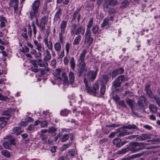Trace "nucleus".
Listing matches in <instances>:
<instances>
[{"mask_svg":"<svg viewBox=\"0 0 160 160\" xmlns=\"http://www.w3.org/2000/svg\"><path fill=\"white\" fill-rule=\"evenodd\" d=\"M128 79V78H125L123 76L121 75L118 77L117 80L121 83L122 82L127 81Z\"/></svg>","mask_w":160,"mask_h":160,"instance_id":"473e14b6","label":"nucleus"},{"mask_svg":"<svg viewBox=\"0 0 160 160\" xmlns=\"http://www.w3.org/2000/svg\"><path fill=\"white\" fill-rule=\"evenodd\" d=\"M62 78L65 82L67 83L68 82V77L66 74L65 72H63L62 74Z\"/></svg>","mask_w":160,"mask_h":160,"instance_id":"3c124183","label":"nucleus"},{"mask_svg":"<svg viewBox=\"0 0 160 160\" xmlns=\"http://www.w3.org/2000/svg\"><path fill=\"white\" fill-rule=\"evenodd\" d=\"M91 32H86L85 35L84 42L87 44L88 48L92 44L93 41V38L91 37Z\"/></svg>","mask_w":160,"mask_h":160,"instance_id":"0eeeda50","label":"nucleus"},{"mask_svg":"<svg viewBox=\"0 0 160 160\" xmlns=\"http://www.w3.org/2000/svg\"><path fill=\"white\" fill-rule=\"evenodd\" d=\"M138 106L141 109L144 108V105H147V101L145 97L141 96L140 97L139 100L138 101Z\"/></svg>","mask_w":160,"mask_h":160,"instance_id":"9b49d317","label":"nucleus"},{"mask_svg":"<svg viewBox=\"0 0 160 160\" xmlns=\"http://www.w3.org/2000/svg\"><path fill=\"white\" fill-rule=\"evenodd\" d=\"M70 64L71 68L73 70H74L75 67V61L74 58L73 57H72L70 60Z\"/></svg>","mask_w":160,"mask_h":160,"instance_id":"bb28decb","label":"nucleus"},{"mask_svg":"<svg viewBox=\"0 0 160 160\" xmlns=\"http://www.w3.org/2000/svg\"><path fill=\"white\" fill-rule=\"evenodd\" d=\"M79 11L77 10L75 11L73 14V16H72V21L76 19L77 16H78V14Z\"/></svg>","mask_w":160,"mask_h":160,"instance_id":"6e6d98bb","label":"nucleus"},{"mask_svg":"<svg viewBox=\"0 0 160 160\" xmlns=\"http://www.w3.org/2000/svg\"><path fill=\"white\" fill-rule=\"evenodd\" d=\"M77 154L76 151H75L73 149H72L69 150L67 153L65 157L66 159H69L72 158L74 157Z\"/></svg>","mask_w":160,"mask_h":160,"instance_id":"2eb2a0df","label":"nucleus"},{"mask_svg":"<svg viewBox=\"0 0 160 160\" xmlns=\"http://www.w3.org/2000/svg\"><path fill=\"white\" fill-rule=\"evenodd\" d=\"M145 90L148 94L150 97H152V92L149 85L146 86L145 87Z\"/></svg>","mask_w":160,"mask_h":160,"instance_id":"c9c22d12","label":"nucleus"},{"mask_svg":"<svg viewBox=\"0 0 160 160\" xmlns=\"http://www.w3.org/2000/svg\"><path fill=\"white\" fill-rule=\"evenodd\" d=\"M54 48L55 50L59 53L61 49V45L60 42H57L54 44Z\"/></svg>","mask_w":160,"mask_h":160,"instance_id":"aec40b11","label":"nucleus"},{"mask_svg":"<svg viewBox=\"0 0 160 160\" xmlns=\"http://www.w3.org/2000/svg\"><path fill=\"white\" fill-rule=\"evenodd\" d=\"M0 22H1V28H2L5 27L6 26L5 23L7 22L5 18L2 16H0Z\"/></svg>","mask_w":160,"mask_h":160,"instance_id":"b1692460","label":"nucleus"},{"mask_svg":"<svg viewBox=\"0 0 160 160\" xmlns=\"http://www.w3.org/2000/svg\"><path fill=\"white\" fill-rule=\"evenodd\" d=\"M69 137V134H66L63 135L61 138V140L62 142H64L67 141Z\"/></svg>","mask_w":160,"mask_h":160,"instance_id":"ea45409f","label":"nucleus"},{"mask_svg":"<svg viewBox=\"0 0 160 160\" xmlns=\"http://www.w3.org/2000/svg\"><path fill=\"white\" fill-rule=\"evenodd\" d=\"M0 100L3 101H8L9 99L7 97L2 95L1 93H0Z\"/></svg>","mask_w":160,"mask_h":160,"instance_id":"09e8293b","label":"nucleus"},{"mask_svg":"<svg viewBox=\"0 0 160 160\" xmlns=\"http://www.w3.org/2000/svg\"><path fill=\"white\" fill-rule=\"evenodd\" d=\"M47 61H44V62H41L38 64V65L40 67H45L44 70H49V69L48 67V64Z\"/></svg>","mask_w":160,"mask_h":160,"instance_id":"7c9ffc66","label":"nucleus"},{"mask_svg":"<svg viewBox=\"0 0 160 160\" xmlns=\"http://www.w3.org/2000/svg\"><path fill=\"white\" fill-rule=\"evenodd\" d=\"M122 140L120 138H115L113 141V143L116 145V146L118 147H120L121 142Z\"/></svg>","mask_w":160,"mask_h":160,"instance_id":"393cba45","label":"nucleus"},{"mask_svg":"<svg viewBox=\"0 0 160 160\" xmlns=\"http://www.w3.org/2000/svg\"><path fill=\"white\" fill-rule=\"evenodd\" d=\"M113 83V86H114L115 88L119 87L121 84L120 82H119L117 80L116 81H114Z\"/></svg>","mask_w":160,"mask_h":160,"instance_id":"603ef678","label":"nucleus"},{"mask_svg":"<svg viewBox=\"0 0 160 160\" xmlns=\"http://www.w3.org/2000/svg\"><path fill=\"white\" fill-rule=\"evenodd\" d=\"M129 4V2L127 0H124L121 3V7L124 8H126Z\"/></svg>","mask_w":160,"mask_h":160,"instance_id":"a18cd8bd","label":"nucleus"},{"mask_svg":"<svg viewBox=\"0 0 160 160\" xmlns=\"http://www.w3.org/2000/svg\"><path fill=\"white\" fill-rule=\"evenodd\" d=\"M114 20L113 17L111 16L110 17H106L103 20V23L101 24L102 27H104L106 26L111 25L112 23Z\"/></svg>","mask_w":160,"mask_h":160,"instance_id":"9d476101","label":"nucleus"},{"mask_svg":"<svg viewBox=\"0 0 160 160\" xmlns=\"http://www.w3.org/2000/svg\"><path fill=\"white\" fill-rule=\"evenodd\" d=\"M59 55V57L60 58H62L64 56V50L63 49L60 53H58Z\"/></svg>","mask_w":160,"mask_h":160,"instance_id":"338daca9","label":"nucleus"},{"mask_svg":"<svg viewBox=\"0 0 160 160\" xmlns=\"http://www.w3.org/2000/svg\"><path fill=\"white\" fill-rule=\"evenodd\" d=\"M50 12V10H48L47 6L46 5H45L42 8L41 14H44L45 15L48 16Z\"/></svg>","mask_w":160,"mask_h":160,"instance_id":"412c9836","label":"nucleus"},{"mask_svg":"<svg viewBox=\"0 0 160 160\" xmlns=\"http://www.w3.org/2000/svg\"><path fill=\"white\" fill-rule=\"evenodd\" d=\"M11 113V111L10 110H5L2 112V114L4 115H6L7 117H5V119H7L10 117V114Z\"/></svg>","mask_w":160,"mask_h":160,"instance_id":"72a5a7b5","label":"nucleus"},{"mask_svg":"<svg viewBox=\"0 0 160 160\" xmlns=\"http://www.w3.org/2000/svg\"><path fill=\"white\" fill-rule=\"evenodd\" d=\"M40 4V2L39 0H36L32 3L31 6V10L30 12L31 19H33L34 17L38 16Z\"/></svg>","mask_w":160,"mask_h":160,"instance_id":"f03ea898","label":"nucleus"},{"mask_svg":"<svg viewBox=\"0 0 160 160\" xmlns=\"http://www.w3.org/2000/svg\"><path fill=\"white\" fill-rule=\"evenodd\" d=\"M106 2V0H97V3L99 6H100L102 2H103V6Z\"/></svg>","mask_w":160,"mask_h":160,"instance_id":"052dcab7","label":"nucleus"},{"mask_svg":"<svg viewBox=\"0 0 160 160\" xmlns=\"http://www.w3.org/2000/svg\"><path fill=\"white\" fill-rule=\"evenodd\" d=\"M76 26L75 24H73L72 26V28L70 30L71 33L72 34H73L74 33L76 35H79L81 34L83 35L85 33V27H83L82 26H80L76 28Z\"/></svg>","mask_w":160,"mask_h":160,"instance_id":"39448f33","label":"nucleus"},{"mask_svg":"<svg viewBox=\"0 0 160 160\" xmlns=\"http://www.w3.org/2000/svg\"><path fill=\"white\" fill-rule=\"evenodd\" d=\"M13 133L16 134L17 135L20 134L22 132L20 127L14 128L13 129Z\"/></svg>","mask_w":160,"mask_h":160,"instance_id":"cd10ccee","label":"nucleus"},{"mask_svg":"<svg viewBox=\"0 0 160 160\" xmlns=\"http://www.w3.org/2000/svg\"><path fill=\"white\" fill-rule=\"evenodd\" d=\"M85 71V75L87 79L92 81L95 79L97 76L98 71H89L88 72H87V71Z\"/></svg>","mask_w":160,"mask_h":160,"instance_id":"423d86ee","label":"nucleus"},{"mask_svg":"<svg viewBox=\"0 0 160 160\" xmlns=\"http://www.w3.org/2000/svg\"><path fill=\"white\" fill-rule=\"evenodd\" d=\"M28 128L29 130L32 131L35 128L34 125L33 124L30 125L28 126Z\"/></svg>","mask_w":160,"mask_h":160,"instance_id":"774afa93","label":"nucleus"},{"mask_svg":"<svg viewBox=\"0 0 160 160\" xmlns=\"http://www.w3.org/2000/svg\"><path fill=\"white\" fill-rule=\"evenodd\" d=\"M82 102V97L81 95H80L79 96L77 97L76 101L75 102H77L78 104L80 105Z\"/></svg>","mask_w":160,"mask_h":160,"instance_id":"de8ad7c7","label":"nucleus"},{"mask_svg":"<svg viewBox=\"0 0 160 160\" xmlns=\"http://www.w3.org/2000/svg\"><path fill=\"white\" fill-rule=\"evenodd\" d=\"M117 0H106V2L103 5V8L105 10L107 11L108 6H113L116 5L118 3Z\"/></svg>","mask_w":160,"mask_h":160,"instance_id":"6e6552de","label":"nucleus"},{"mask_svg":"<svg viewBox=\"0 0 160 160\" xmlns=\"http://www.w3.org/2000/svg\"><path fill=\"white\" fill-rule=\"evenodd\" d=\"M142 140H145L151 137V135L149 134H145L141 135Z\"/></svg>","mask_w":160,"mask_h":160,"instance_id":"37998d69","label":"nucleus"},{"mask_svg":"<svg viewBox=\"0 0 160 160\" xmlns=\"http://www.w3.org/2000/svg\"><path fill=\"white\" fill-rule=\"evenodd\" d=\"M20 51L24 53L28 52H29V49L27 46H25L24 47H23L22 48L20 49Z\"/></svg>","mask_w":160,"mask_h":160,"instance_id":"8fccbe9b","label":"nucleus"},{"mask_svg":"<svg viewBox=\"0 0 160 160\" xmlns=\"http://www.w3.org/2000/svg\"><path fill=\"white\" fill-rule=\"evenodd\" d=\"M109 78L106 75H103L101 79V82H102L103 84H106L108 82Z\"/></svg>","mask_w":160,"mask_h":160,"instance_id":"e433bc0d","label":"nucleus"},{"mask_svg":"<svg viewBox=\"0 0 160 160\" xmlns=\"http://www.w3.org/2000/svg\"><path fill=\"white\" fill-rule=\"evenodd\" d=\"M5 117H0V126L1 128L5 127L7 124V122L4 121L5 119Z\"/></svg>","mask_w":160,"mask_h":160,"instance_id":"a878e982","label":"nucleus"},{"mask_svg":"<svg viewBox=\"0 0 160 160\" xmlns=\"http://www.w3.org/2000/svg\"><path fill=\"white\" fill-rule=\"evenodd\" d=\"M67 24L66 21H62L60 26V31L59 34V38L60 42L61 43H62L63 42L64 34L65 33Z\"/></svg>","mask_w":160,"mask_h":160,"instance_id":"20e7f679","label":"nucleus"},{"mask_svg":"<svg viewBox=\"0 0 160 160\" xmlns=\"http://www.w3.org/2000/svg\"><path fill=\"white\" fill-rule=\"evenodd\" d=\"M71 145L70 143H68L66 144L63 145L62 146L61 148V150L62 151L66 150L68 148L70 147Z\"/></svg>","mask_w":160,"mask_h":160,"instance_id":"864d4df0","label":"nucleus"},{"mask_svg":"<svg viewBox=\"0 0 160 160\" xmlns=\"http://www.w3.org/2000/svg\"><path fill=\"white\" fill-rule=\"evenodd\" d=\"M43 42L49 49H52L53 45L52 42L51 41H48V36H46L43 39Z\"/></svg>","mask_w":160,"mask_h":160,"instance_id":"4468645a","label":"nucleus"},{"mask_svg":"<svg viewBox=\"0 0 160 160\" xmlns=\"http://www.w3.org/2000/svg\"><path fill=\"white\" fill-rule=\"evenodd\" d=\"M28 34L30 38H31L32 35V31L30 25L28 26Z\"/></svg>","mask_w":160,"mask_h":160,"instance_id":"bf43d9fd","label":"nucleus"},{"mask_svg":"<svg viewBox=\"0 0 160 160\" xmlns=\"http://www.w3.org/2000/svg\"><path fill=\"white\" fill-rule=\"evenodd\" d=\"M30 62L32 63V67L34 68V69L36 70H38L36 68L38 67V65L37 64L36 61L35 60H32L30 61Z\"/></svg>","mask_w":160,"mask_h":160,"instance_id":"c03bdc74","label":"nucleus"},{"mask_svg":"<svg viewBox=\"0 0 160 160\" xmlns=\"http://www.w3.org/2000/svg\"><path fill=\"white\" fill-rule=\"evenodd\" d=\"M45 52L46 55L43 58V60L44 61H48L51 59L52 56L48 50L46 49Z\"/></svg>","mask_w":160,"mask_h":160,"instance_id":"f3484780","label":"nucleus"},{"mask_svg":"<svg viewBox=\"0 0 160 160\" xmlns=\"http://www.w3.org/2000/svg\"><path fill=\"white\" fill-rule=\"evenodd\" d=\"M82 37L80 35H78L74 39L73 42L74 45H79L81 41Z\"/></svg>","mask_w":160,"mask_h":160,"instance_id":"5701e85b","label":"nucleus"},{"mask_svg":"<svg viewBox=\"0 0 160 160\" xmlns=\"http://www.w3.org/2000/svg\"><path fill=\"white\" fill-rule=\"evenodd\" d=\"M149 109L153 113H155L157 111L156 107L152 104H150L149 106Z\"/></svg>","mask_w":160,"mask_h":160,"instance_id":"4c0bfd02","label":"nucleus"},{"mask_svg":"<svg viewBox=\"0 0 160 160\" xmlns=\"http://www.w3.org/2000/svg\"><path fill=\"white\" fill-rule=\"evenodd\" d=\"M70 111L67 109H65L61 110L60 112V114L62 116H67L69 114Z\"/></svg>","mask_w":160,"mask_h":160,"instance_id":"c85d7f7f","label":"nucleus"},{"mask_svg":"<svg viewBox=\"0 0 160 160\" xmlns=\"http://www.w3.org/2000/svg\"><path fill=\"white\" fill-rule=\"evenodd\" d=\"M10 136H7L6 138H10L7 141H5L3 143V147L7 149H10L11 148L12 145L14 144V139L13 138H10Z\"/></svg>","mask_w":160,"mask_h":160,"instance_id":"1a4fd4ad","label":"nucleus"},{"mask_svg":"<svg viewBox=\"0 0 160 160\" xmlns=\"http://www.w3.org/2000/svg\"><path fill=\"white\" fill-rule=\"evenodd\" d=\"M93 24V19L92 18H91L89 21L88 24L87 26V29L86 32H91L90 29Z\"/></svg>","mask_w":160,"mask_h":160,"instance_id":"6ab92c4d","label":"nucleus"},{"mask_svg":"<svg viewBox=\"0 0 160 160\" xmlns=\"http://www.w3.org/2000/svg\"><path fill=\"white\" fill-rule=\"evenodd\" d=\"M48 16L44 15L41 19L40 27L42 28V29L43 31L45 29L46 24L48 21Z\"/></svg>","mask_w":160,"mask_h":160,"instance_id":"f8f14e48","label":"nucleus"},{"mask_svg":"<svg viewBox=\"0 0 160 160\" xmlns=\"http://www.w3.org/2000/svg\"><path fill=\"white\" fill-rule=\"evenodd\" d=\"M109 13L110 14H114L116 12V10L115 8H110L108 10Z\"/></svg>","mask_w":160,"mask_h":160,"instance_id":"4d7b16f0","label":"nucleus"},{"mask_svg":"<svg viewBox=\"0 0 160 160\" xmlns=\"http://www.w3.org/2000/svg\"><path fill=\"white\" fill-rule=\"evenodd\" d=\"M40 136L42 140L43 141L45 140L47 138V135L46 134L43 133H41L40 134Z\"/></svg>","mask_w":160,"mask_h":160,"instance_id":"13d9d810","label":"nucleus"},{"mask_svg":"<svg viewBox=\"0 0 160 160\" xmlns=\"http://www.w3.org/2000/svg\"><path fill=\"white\" fill-rule=\"evenodd\" d=\"M2 154L6 157H9L10 156L9 152L7 150H3L1 152Z\"/></svg>","mask_w":160,"mask_h":160,"instance_id":"a19ab883","label":"nucleus"},{"mask_svg":"<svg viewBox=\"0 0 160 160\" xmlns=\"http://www.w3.org/2000/svg\"><path fill=\"white\" fill-rule=\"evenodd\" d=\"M126 102L131 108H133L135 103L134 101L129 98L127 99L126 100Z\"/></svg>","mask_w":160,"mask_h":160,"instance_id":"c756f323","label":"nucleus"},{"mask_svg":"<svg viewBox=\"0 0 160 160\" xmlns=\"http://www.w3.org/2000/svg\"><path fill=\"white\" fill-rule=\"evenodd\" d=\"M61 71H55V72H53V74L54 76L58 77L60 76Z\"/></svg>","mask_w":160,"mask_h":160,"instance_id":"e2e57ef3","label":"nucleus"},{"mask_svg":"<svg viewBox=\"0 0 160 160\" xmlns=\"http://www.w3.org/2000/svg\"><path fill=\"white\" fill-rule=\"evenodd\" d=\"M42 54L40 52H37L35 55V57L36 58H41L42 57Z\"/></svg>","mask_w":160,"mask_h":160,"instance_id":"69168bd1","label":"nucleus"},{"mask_svg":"<svg viewBox=\"0 0 160 160\" xmlns=\"http://www.w3.org/2000/svg\"><path fill=\"white\" fill-rule=\"evenodd\" d=\"M133 132H128L127 130H124L122 132H120L117 136L118 137H123L126 135L131 134Z\"/></svg>","mask_w":160,"mask_h":160,"instance_id":"4be33fe9","label":"nucleus"},{"mask_svg":"<svg viewBox=\"0 0 160 160\" xmlns=\"http://www.w3.org/2000/svg\"><path fill=\"white\" fill-rule=\"evenodd\" d=\"M31 26L32 28L33 31V34L34 35V37H36V34L37 33V30L36 29V27L35 26L34 22V21H33L32 22Z\"/></svg>","mask_w":160,"mask_h":160,"instance_id":"49530a36","label":"nucleus"},{"mask_svg":"<svg viewBox=\"0 0 160 160\" xmlns=\"http://www.w3.org/2000/svg\"><path fill=\"white\" fill-rule=\"evenodd\" d=\"M123 128L125 129H132L137 128V126L134 124H128V125L123 126Z\"/></svg>","mask_w":160,"mask_h":160,"instance_id":"2f4dec72","label":"nucleus"},{"mask_svg":"<svg viewBox=\"0 0 160 160\" xmlns=\"http://www.w3.org/2000/svg\"><path fill=\"white\" fill-rule=\"evenodd\" d=\"M154 99L158 105L160 107V98L156 97H154Z\"/></svg>","mask_w":160,"mask_h":160,"instance_id":"0e129e2a","label":"nucleus"},{"mask_svg":"<svg viewBox=\"0 0 160 160\" xmlns=\"http://www.w3.org/2000/svg\"><path fill=\"white\" fill-rule=\"evenodd\" d=\"M62 13V10L61 8H59L58 10L56 12L54 16L53 21L54 22H56L59 20L60 21V18Z\"/></svg>","mask_w":160,"mask_h":160,"instance_id":"dca6fc26","label":"nucleus"},{"mask_svg":"<svg viewBox=\"0 0 160 160\" xmlns=\"http://www.w3.org/2000/svg\"><path fill=\"white\" fill-rule=\"evenodd\" d=\"M99 30V27L98 25H96L93 26L92 31L94 34H97Z\"/></svg>","mask_w":160,"mask_h":160,"instance_id":"f704fd0d","label":"nucleus"},{"mask_svg":"<svg viewBox=\"0 0 160 160\" xmlns=\"http://www.w3.org/2000/svg\"><path fill=\"white\" fill-rule=\"evenodd\" d=\"M69 78L70 82L72 83L74 81V76L73 73L72 72H70L69 73Z\"/></svg>","mask_w":160,"mask_h":160,"instance_id":"58836bf2","label":"nucleus"},{"mask_svg":"<svg viewBox=\"0 0 160 160\" xmlns=\"http://www.w3.org/2000/svg\"><path fill=\"white\" fill-rule=\"evenodd\" d=\"M86 53V50L85 49H83L82 53L80 54L79 59H78L79 67L81 70H84L85 68L86 63L85 62V60Z\"/></svg>","mask_w":160,"mask_h":160,"instance_id":"7ed1b4c3","label":"nucleus"},{"mask_svg":"<svg viewBox=\"0 0 160 160\" xmlns=\"http://www.w3.org/2000/svg\"><path fill=\"white\" fill-rule=\"evenodd\" d=\"M56 129L53 127H50L48 129V132L52 133L56 131Z\"/></svg>","mask_w":160,"mask_h":160,"instance_id":"680f3d73","label":"nucleus"},{"mask_svg":"<svg viewBox=\"0 0 160 160\" xmlns=\"http://www.w3.org/2000/svg\"><path fill=\"white\" fill-rule=\"evenodd\" d=\"M33 43L35 46H36V48L39 52H42V51L45 50V48L43 44L40 42H39L37 41L34 40Z\"/></svg>","mask_w":160,"mask_h":160,"instance_id":"ddd939ff","label":"nucleus"},{"mask_svg":"<svg viewBox=\"0 0 160 160\" xmlns=\"http://www.w3.org/2000/svg\"><path fill=\"white\" fill-rule=\"evenodd\" d=\"M99 84L97 82H95L92 87H87V92L91 95L94 96L102 97L105 92L106 86L104 85L102 86L100 88L99 93Z\"/></svg>","mask_w":160,"mask_h":160,"instance_id":"f257e3e1","label":"nucleus"},{"mask_svg":"<svg viewBox=\"0 0 160 160\" xmlns=\"http://www.w3.org/2000/svg\"><path fill=\"white\" fill-rule=\"evenodd\" d=\"M71 44L68 42H67L65 45V50L66 52V54L68 55L69 52Z\"/></svg>","mask_w":160,"mask_h":160,"instance_id":"79ce46f5","label":"nucleus"},{"mask_svg":"<svg viewBox=\"0 0 160 160\" xmlns=\"http://www.w3.org/2000/svg\"><path fill=\"white\" fill-rule=\"evenodd\" d=\"M40 125L42 128L46 126H47L48 124L47 122L44 120L40 121Z\"/></svg>","mask_w":160,"mask_h":160,"instance_id":"5fc2aeb1","label":"nucleus"},{"mask_svg":"<svg viewBox=\"0 0 160 160\" xmlns=\"http://www.w3.org/2000/svg\"><path fill=\"white\" fill-rule=\"evenodd\" d=\"M142 154L141 153H138L132 155L128 157L124 158L121 160H130L131 159H133L137 157H139L141 156Z\"/></svg>","mask_w":160,"mask_h":160,"instance_id":"a211bd4d","label":"nucleus"}]
</instances>
